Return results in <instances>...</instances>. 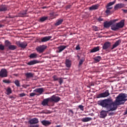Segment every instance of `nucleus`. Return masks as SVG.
Segmentation results:
<instances>
[{
  "label": "nucleus",
  "instance_id": "obj_1",
  "mask_svg": "<svg viewBox=\"0 0 127 127\" xmlns=\"http://www.w3.org/2000/svg\"><path fill=\"white\" fill-rule=\"evenodd\" d=\"M97 104L102 108H105L108 111H116L117 110V107L113 102V100L110 98L99 100L97 101Z\"/></svg>",
  "mask_w": 127,
  "mask_h": 127
},
{
  "label": "nucleus",
  "instance_id": "obj_2",
  "mask_svg": "<svg viewBox=\"0 0 127 127\" xmlns=\"http://www.w3.org/2000/svg\"><path fill=\"white\" fill-rule=\"evenodd\" d=\"M127 94L126 93L120 94L117 97L115 102H114L116 105V110L118 109L117 106L123 105V104H125V102H126V101H127Z\"/></svg>",
  "mask_w": 127,
  "mask_h": 127
},
{
  "label": "nucleus",
  "instance_id": "obj_3",
  "mask_svg": "<svg viewBox=\"0 0 127 127\" xmlns=\"http://www.w3.org/2000/svg\"><path fill=\"white\" fill-rule=\"evenodd\" d=\"M125 26V20H122L119 23H116V24H114L111 26V29L116 31L120 29V28H123Z\"/></svg>",
  "mask_w": 127,
  "mask_h": 127
},
{
  "label": "nucleus",
  "instance_id": "obj_4",
  "mask_svg": "<svg viewBox=\"0 0 127 127\" xmlns=\"http://www.w3.org/2000/svg\"><path fill=\"white\" fill-rule=\"evenodd\" d=\"M109 95L110 92H109V90H107L104 92L98 94L96 96V98L97 99H101V98H107V97H109Z\"/></svg>",
  "mask_w": 127,
  "mask_h": 127
},
{
  "label": "nucleus",
  "instance_id": "obj_5",
  "mask_svg": "<svg viewBox=\"0 0 127 127\" xmlns=\"http://www.w3.org/2000/svg\"><path fill=\"white\" fill-rule=\"evenodd\" d=\"M46 48H47V46H46L45 45H42L38 46L36 48V50L37 51V52H38V53H43V52H44Z\"/></svg>",
  "mask_w": 127,
  "mask_h": 127
},
{
  "label": "nucleus",
  "instance_id": "obj_6",
  "mask_svg": "<svg viewBox=\"0 0 127 127\" xmlns=\"http://www.w3.org/2000/svg\"><path fill=\"white\" fill-rule=\"evenodd\" d=\"M61 100V98L59 97V96H57L55 95H53L51 97H50V100L51 103L54 102V103H58L59 101Z\"/></svg>",
  "mask_w": 127,
  "mask_h": 127
},
{
  "label": "nucleus",
  "instance_id": "obj_7",
  "mask_svg": "<svg viewBox=\"0 0 127 127\" xmlns=\"http://www.w3.org/2000/svg\"><path fill=\"white\" fill-rule=\"evenodd\" d=\"M115 21H117L116 20H113L112 21H110L109 22L106 21L104 22V27L105 28H109L111 25H113V23L115 22Z\"/></svg>",
  "mask_w": 127,
  "mask_h": 127
},
{
  "label": "nucleus",
  "instance_id": "obj_8",
  "mask_svg": "<svg viewBox=\"0 0 127 127\" xmlns=\"http://www.w3.org/2000/svg\"><path fill=\"white\" fill-rule=\"evenodd\" d=\"M7 76V70L5 68L1 69L0 71V77L4 78Z\"/></svg>",
  "mask_w": 127,
  "mask_h": 127
},
{
  "label": "nucleus",
  "instance_id": "obj_9",
  "mask_svg": "<svg viewBox=\"0 0 127 127\" xmlns=\"http://www.w3.org/2000/svg\"><path fill=\"white\" fill-rule=\"evenodd\" d=\"M112 43L110 42H106L102 46V49L103 50H107L111 47Z\"/></svg>",
  "mask_w": 127,
  "mask_h": 127
},
{
  "label": "nucleus",
  "instance_id": "obj_10",
  "mask_svg": "<svg viewBox=\"0 0 127 127\" xmlns=\"http://www.w3.org/2000/svg\"><path fill=\"white\" fill-rule=\"evenodd\" d=\"M110 111H108V110L105 111V110H102L100 112V118L101 119H105L107 116H108V112Z\"/></svg>",
  "mask_w": 127,
  "mask_h": 127
},
{
  "label": "nucleus",
  "instance_id": "obj_11",
  "mask_svg": "<svg viewBox=\"0 0 127 127\" xmlns=\"http://www.w3.org/2000/svg\"><path fill=\"white\" fill-rule=\"evenodd\" d=\"M16 44L18 46V47H21V48H25L27 46V44L24 42H20L17 41L16 42Z\"/></svg>",
  "mask_w": 127,
  "mask_h": 127
},
{
  "label": "nucleus",
  "instance_id": "obj_12",
  "mask_svg": "<svg viewBox=\"0 0 127 127\" xmlns=\"http://www.w3.org/2000/svg\"><path fill=\"white\" fill-rule=\"evenodd\" d=\"M29 123L30 125H36V124L39 123V121H38V119L34 118L29 120Z\"/></svg>",
  "mask_w": 127,
  "mask_h": 127
},
{
  "label": "nucleus",
  "instance_id": "obj_13",
  "mask_svg": "<svg viewBox=\"0 0 127 127\" xmlns=\"http://www.w3.org/2000/svg\"><path fill=\"white\" fill-rule=\"evenodd\" d=\"M8 10V6L5 4L0 5V12L7 11Z\"/></svg>",
  "mask_w": 127,
  "mask_h": 127
},
{
  "label": "nucleus",
  "instance_id": "obj_14",
  "mask_svg": "<svg viewBox=\"0 0 127 127\" xmlns=\"http://www.w3.org/2000/svg\"><path fill=\"white\" fill-rule=\"evenodd\" d=\"M121 43H122L121 40H118L117 41L111 48V50H113V49H115V48L118 47V46H119Z\"/></svg>",
  "mask_w": 127,
  "mask_h": 127
},
{
  "label": "nucleus",
  "instance_id": "obj_15",
  "mask_svg": "<svg viewBox=\"0 0 127 127\" xmlns=\"http://www.w3.org/2000/svg\"><path fill=\"white\" fill-rule=\"evenodd\" d=\"M125 7V4L122 3H118L114 6V9L115 10H118L119 8H123V7Z\"/></svg>",
  "mask_w": 127,
  "mask_h": 127
},
{
  "label": "nucleus",
  "instance_id": "obj_16",
  "mask_svg": "<svg viewBox=\"0 0 127 127\" xmlns=\"http://www.w3.org/2000/svg\"><path fill=\"white\" fill-rule=\"evenodd\" d=\"M49 102H50V98L45 99L43 100V101L42 102V105L44 106H49L48 105V103H49Z\"/></svg>",
  "mask_w": 127,
  "mask_h": 127
},
{
  "label": "nucleus",
  "instance_id": "obj_17",
  "mask_svg": "<svg viewBox=\"0 0 127 127\" xmlns=\"http://www.w3.org/2000/svg\"><path fill=\"white\" fill-rule=\"evenodd\" d=\"M51 38H52V36H51L43 37L41 39V42H47V41H49Z\"/></svg>",
  "mask_w": 127,
  "mask_h": 127
},
{
  "label": "nucleus",
  "instance_id": "obj_18",
  "mask_svg": "<svg viewBox=\"0 0 127 127\" xmlns=\"http://www.w3.org/2000/svg\"><path fill=\"white\" fill-rule=\"evenodd\" d=\"M67 47H68V46L62 45L59 46V47H58V49L59 50V51H58V53H61V52H62V51H63V50H64V49H66Z\"/></svg>",
  "mask_w": 127,
  "mask_h": 127
},
{
  "label": "nucleus",
  "instance_id": "obj_19",
  "mask_svg": "<svg viewBox=\"0 0 127 127\" xmlns=\"http://www.w3.org/2000/svg\"><path fill=\"white\" fill-rule=\"evenodd\" d=\"M38 63H39V61H38V60H34L33 61H30L29 62L27 63V64L30 66L31 65H34V64H37Z\"/></svg>",
  "mask_w": 127,
  "mask_h": 127
},
{
  "label": "nucleus",
  "instance_id": "obj_20",
  "mask_svg": "<svg viewBox=\"0 0 127 127\" xmlns=\"http://www.w3.org/2000/svg\"><path fill=\"white\" fill-rule=\"evenodd\" d=\"M33 92H36V93H39L40 95H41L42 93L44 92V88H40L38 89H36L34 90H33Z\"/></svg>",
  "mask_w": 127,
  "mask_h": 127
},
{
  "label": "nucleus",
  "instance_id": "obj_21",
  "mask_svg": "<svg viewBox=\"0 0 127 127\" xmlns=\"http://www.w3.org/2000/svg\"><path fill=\"white\" fill-rule=\"evenodd\" d=\"M64 21V19H59L56 21V22L55 23V25L56 26H58V25H60L62 24V22Z\"/></svg>",
  "mask_w": 127,
  "mask_h": 127
},
{
  "label": "nucleus",
  "instance_id": "obj_22",
  "mask_svg": "<svg viewBox=\"0 0 127 127\" xmlns=\"http://www.w3.org/2000/svg\"><path fill=\"white\" fill-rule=\"evenodd\" d=\"M99 8V4L93 5L91 7H89L90 10H95L96 9H98Z\"/></svg>",
  "mask_w": 127,
  "mask_h": 127
},
{
  "label": "nucleus",
  "instance_id": "obj_23",
  "mask_svg": "<svg viewBox=\"0 0 127 127\" xmlns=\"http://www.w3.org/2000/svg\"><path fill=\"white\" fill-rule=\"evenodd\" d=\"M98 51H100V47L97 46L96 47H94V49H92L90 51L91 53H94L95 52H97Z\"/></svg>",
  "mask_w": 127,
  "mask_h": 127
},
{
  "label": "nucleus",
  "instance_id": "obj_24",
  "mask_svg": "<svg viewBox=\"0 0 127 127\" xmlns=\"http://www.w3.org/2000/svg\"><path fill=\"white\" fill-rule=\"evenodd\" d=\"M41 123L42 124V125H43V126H49V125L51 124V122L48 121H46V120H43L42 121H41Z\"/></svg>",
  "mask_w": 127,
  "mask_h": 127
},
{
  "label": "nucleus",
  "instance_id": "obj_25",
  "mask_svg": "<svg viewBox=\"0 0 127 127\" xmlns=\"http://www.w3.org/2000/svg\"><path fill=\"white\" fill-rule=\"evenodd\" d=\"M25 76L27 78L33 77L34 74L31 72H27L25 73Z\"/></svg>",
  "mask_w": 127,
  "mask_h": 127
},
{
  "label": "nucleus",
  "instance_id": "obj_26",
  "mask_svg": "<svg viewBox=\"0 0 127 127\" xmlns=\"http://www.w3.org/2000/svg\"><path fill=\"white\" fill-rule=\"evenodd\" d=\"M65 65L67 68H70L71 67V61L66 59L65 60Z\"/></svg>",
  "mask_w": 127,
  "mask_h": 127
},
{
  "label": "nucleus",
  "instance_id": "obj_27",
  "mask_svg": "<svg viewBox=\"0 0 127 127\" xmlns=\"http://www.w3.org/2000/svg\"><path fill=\"white\" fill-rule=\"evenodd\" d=\"M81 121L83 123H87V122H90V121H92V118H91L90 117H86V118H83L81 120Z\"/></svg>",
  "mask_w": 127,
  "mask_h": 127
},
{
  "label": "nucleus",
  "instance_id": "obj_28",
  "mask_svg": "<svg viewBox=\"0 0 127 127\" xmlns=\"http://www.w3.org/2000/svg\"><path fill=\"white\" fill-rule=\"evenodd\" d=\"M29 58L31 59H34L35 58H37V54L36 53L31 54L29 56Z\"/></svg>",
  "mask_w": 127,
  "mask_h": 127
},
{
  "label": "nucleus",
  "instance_id": "obj_29",
  "mask_svg": "<svg viewBox=\"0 0 127 127\" xmlns=\"http://www.w3.org/2000/svg\"><path fill=\"white\" fill-rule=\"evenodd\" d=\"M48 19V17L47 16H43L40 18L39 21L40 22H43L44 21H45V20H47Z\"/></svg>",
  "mask_w": 127,
  "mask_h": 127
},
{
  "label": "nucleus",
  "instance_id": "obj_30",
  "mask_svg": "<svg viewBox=\"0 0 127 127\" xmlns=\"http://www.w3.org/2000/svg\"><path fill=\"white\" fill-rule=\"evenodd\" d=\"M85 62V58H82L80 60L79 62L78 66L79 67H80V66H82L83 64V63Z\"/></svg>",
  "mask_w": 127,
  "mask_h": 127
},
{
  "label": "nucleus",
  "instance_id": "obj_31",
  "mask_svg": "<svg viewBox=\"0 0 127 127\" xmlns=\"http://www.w3.org/2000/svg\"><path fill=\"white\" fill-rule=\"evenodd\" d=\"M16 48H17V47L14 45H10V46H8V49L10 50H15V49H16Z\"/></svg>",
  "mask_w": 127,
  "mask_h": 127
},
{
  "label": "nucleus",
  "instance_id": "obj_32",
  "mask_svg": "<svg viewBox=\"0 0 127 127\" xmlns=\"http://www.w3.org/2000/svg\"><path fill=\"white\" fill-rule=\"evenodd\" d=\"M7 93H6V95H10L11 93H12V91L11 90V88L10 87H8L7 89L6 90Z\"/></svg>",
  "mask_w": 127,
  "mask_h": 127
},
{
  "label": "nucleus",
  "instance_id": "obj_33",
  "mask_svg": "<svg viewBox=\"0 0 127 127\" xmlns=\"http://www.w3.org/2000/svg\"><path fill=\"white\" fill-rule=\"evenodd\" d=\"M101 56H99L94 58V60L96 61V62H100V61H101Z\"/></svg>",
  "mask_w": 127,
  "mask_h": 127
},
{
  "label": "nucleus",
  "instance_id": "obj_34",
  "mask_svg": "<svg viewBox=\"0 0 127 127\" xmlns=\"http://www.w3.org/2000/svg\"><path fill=\"white\" fill-rule=\"evenodd\" d=\"M14 83L17 87H20V83L19 82L18 80H15Z\"/></svg>",
  "mask_w": 127,
  "mask_h": 127
},
{
  "label": "nucleus",
  "instance_id": "obj_35",
  "mask_svg": "<svg viewBox=\"0 0 127 127\" xmlns=\"http://www.w3.org/2000/svg\"><path fill=\"white\" fill-rule=\"evenodd\" d=\"M115 3H116V0L112 2H110L107 4V6H112V5L115 4Z\"/></svg>",
  "mask_w": 127,
  "mask_h": 127
},
{
  "label": "nucleus",
  "instance_id": "obj_36",
  "mask_svg": "<svg viewBox=\"0 0 127 127\" xmlns=\"http://www.w3.org/2000/svg\"><path fill=\"white\" fill-rule=\"evenodd\" d=\"M3 83H5V84H10V83H11L9 80H6V79H4L2 81Z\"/></svg>",
  "mask_w": 127,
  "mask_h": 127
},
{
  "label": "nucleus",
  "instance_id": "obj_37",
  "mask_svg": "<svg viewBox=\"0 0 127 127\" xmlns=\"http://www.w3.org/2000/svg\"><path fill=\"white\" fill-rule=\"evenodd\" d=\"M106 13H107V14L108 15H111V14H112V12H111V10L107 9L105 11Z\"/></svg>",
  "mask_w": 127,
  "mask_h": 127
},
{
  "label": "nucleus",
  "instance_id": "obj_38",
  "mask_svg": "<svg viewBox=\"0 0 127 127\" xmlns=\"http://www.w3.org/2000/svg\"><path fill=\"white\" fill-rule=\"evenodd\" d=\"M93 28L94 31H98V30H100V28H98V27L95 26H94L93 27Z\"/></svg>",
  "mask_w": 127,
  "mask_h": 127
},
{
  "label": "nucleus",
  "instance_id": "obj_39",
  "mask_svg": "<svg viewBox=\"0 0 127 127\" xmlns=\"http://www.w3.org/2000/svg\"><path fill=\"white\" fill-rule=\"evenodd\" d=\"M53 79L55 80V81H58V80H59V78H58V77L57 75H54L53 76Z\"/></svg>",
  "mask_w": 127,
  "mask_h": 127
},
{
  "label": "nucleus",
  "instance_id": "obj_40",
  "mask_svg": "<svg viewBox=\"0 0 127 127\" xmlns=\"http://www.w3.org/2000/svg\"><path fill=\"white\" fill-rule=\"evenodd\" d=\"M27 11H24V12H21V14H22V16H25V15H26L27 14Z\"/></svg>",
  "mask_w": 127,
  "mask_h": 127
},
{
  "label": "nucleus",
  "instance_id": "obj_41",
  "mask_svg": "<svg viewBox=\"0 0 127 127\" xmlns=\"http://www.w3.org/2000/svg\"><path fill=\"white\" fill-rule=\"evenodd\" d=\"M59 82L60 83V85H62V83H63V78H61L59 79Z\"/></svg>",
  "mask_w": 127,
  "mask_h": 127
},
{
  "label": "nucleus",
  "instance_id": "obj_42",
  "mask_svg": "<svg viewBox=\"0 0 127 127\" xmlns=\"http://www.w3.org/2000/svg\"><path fill=\"white\" fill-rule=\"evenodd\" d=\"M10 42L8 41H5V45L6 46H9L10 45Z\"/></svg>",
  "mask_w": 127,
  "mask_h": 127
},
{
  "label": "nucleus",
  "instance_id": "obj_43",
  "mask_svg": "<svg viewBox=\"0 0 127 127\" xmlns=\"http://www.w3.org/2000/svg\"><path fill=\"white\" fill-rule=\"evenodd\" d=\"M79 109H80L81 111H84V106L83 105H79Z\"/></svg>",
  "mask_w": 127,
  "mask_h": 127
},
{
  "label": "nucleus",
  "instance_id": "obj_44",
  "mask_svg": "<svg viewBox=\"0 0 127 127\" xmlns=\"http://www.w3.org/2000/svg\"><path fill=\"white\" fill-rule=\"evenodd\" d=\"M0 50H4V46L0 45Z\"/></svg>",
  "mask_w": 127,
  "mask_h": 127
},
{
  "label": "nucleus",
  "instance_id": "obj_45",
  "mask_svg": "<svg viewBox=\"0 0 127 127\" xmlns=\"http://www.w3.org/2000/svg\"><path fill=\"white\" fill-rule=\"evenodd\" d=\"M69 113H70V114H71V115H72V116H73V115H74V112H73V110H71V109H70V110H69Z\"/></svg>",
  "mask_w": 127,
  "mask_h": 127
},
{
  "label": "nucleus",
  "instance_id": "obj_46",
  "mask_svg": "<svg viewBox=\"0 0 127 127\" xmlns=\"http://www.w3.org/2000/svg\"><path fill=\"white\" fill-rule=\"evenodd\" d=\"M97 20H98V21L101 22V21H103V20H104V19H103L102 17H99V18L97 19Z\"/></svg>",
  "mask_w": 127,
  "mask_h": 127
},
{
  "label": "nucleus",
  "instance_id": "obj_47",
  "mask_svg": "<svg viewBox=\"0 0 127 127\" xmlns=\"http://www.w3.org/2000/svg\"><path fill=\"white\" fill-rule=\"evenodd\" d=\"M35 95H36V94L35 93H31L30 94V97H34V96H35Z\"/></svg>",
  "mask_w": 127,
  "mask_h": 127
},
{
  "label": "nucleus",
  "instance_id": "obj_48",
  "mask_svg": "<svg viewBox=\"0 0 127 127\" xmlns=\"http://www.w3.org/2000/svg\"><path fill=\"white\" fill-rule=\"evenodd\" d=\"M25 96V94L24 93H21L19 94V97H22Z\"/></svg>",
  "mask_w": 127,
  "mask_h": 127
},
{
  "label": "nucleus",
  "instance_id": "obj_49",
  "mask_svg": "<svg viewBox=\"0 0 127 127\" xmlns=\"http://www.w3.org/2000/svg\"><path fill=\"white\" fill-rule=\"evenodd\" d=\"M106 8H107V9H108V10H110V9H112V8H113V7L106 6Z\"/></svg>",
  "mask_w": 127,
  "mask_h": 127
},
{
  "label": "nucleus",
  "instance_id": "obj_50",
  "mask_svg": "<svg viewBox=\"0 0 127 127\" xmlns=\"http://www.w3.org/2000/svg\"><path fill=\"white\" fill-rule=\"evenodd\" d=\"M80 49H81V48H80V46H77L76 47V50H80Z\"/></svg>",
  "mask_w": 127,
  "mask_h": 127
},
{
  "label": "nucleus",
  "instance_id": "obj_51",
  "mask_svg": "<svg viewBox=\"0 0 127 127\" xmlns=\"http://www.w3.org/2000/svg\"><path fill=\"white\" fill-rule=\"evenodd\" d=\"M113 115H115V113L114 112H111L109 114L108 116H113Z\"/></svg>",
  "mask_w": 127,
  "mask_h": 127
},
{
  "label": "nucleus",
  "instance_id": "obj_52",
  "mask_svg": "<svg viewBox=\"0 0 127 127\" xmlns=\"http://www.w3.org/2000/svg\"><path fill=\"white\" fill-rule=\"evenodd\" d=\"M39 127V125H32L30 126V127Z\"/></svg>",
  "mask_w": 127,
  "mask_h": 127
},
{
  "label": "nucleus",
  "instance_id": "obj_53",
  "mask_svg": "<svg viewBox=\"0 0 127 127\" xmlns=\"http://www.w3.org/2000/svg\"><path fill=\"white\" fill-rule=\"evenodd\" d=\"M122 10H123V11H124V12H125V13H127V9H122Z\"/></svg>",
  "mask_w": 127,
  "mask_h": 127
},
{
  "label": "nucleus",
  "instance_id": "obj_54",
  "mask_svg": "<svg viewBox=\"0 0 127 127\" xmlns=\"http://www.w3.org/2000/svg\"><path fill=\"white\" fill-rule=\"evenodd\" d=\"M3 25L2 24H0V28H1V27H3Z\"/></svg>",
  "mask_w": 127,
  "mask_h": 127
},
{
  "label": "nucleus",
  "instance_id": "obj_55",
  "mask_svg": "<svg viewBox=\"0 0 127 127\" xmlns=\"http://www.w3.org/2000/svg\"><path fill=\"white\" fill-rule=\"evenodd\" d=\"M77 57L78 58V60H80V56H79V55H77Z\"/></svg>",
  "mask_w": 127,
  "mask_h": 127
},
{
  "label": "nucleus",
  "instance_id": "obj_56",
  "mask_svg": "<svg viewBox=\"0 0 127 127\" xmlns=\"http://www.w3.org/2000/svg\"><path fill=\"white\" fill-rule=\"evenodd\" d=\"M69 6H67V8H69Z\"/></svg>",
  "mask_w": 127,
  "mask_h": 127
},
{
  "label": "nucleus",
  "instance_id": "obj_57",
  "mask_svg": "<svg viewBox=\"0 0 127 127\" xmlns=\"http://www.w3.org/2000/svg\"><path fill=\"white\" fill-rule=\"evenodd\" d=\"M43 8H46V7H43Z\"/></svg>",
  "mask_w": 127,
  "mask_h": 127
},
{
  "label": "nucleus",
  "instance_id": "obj_58",
  "mask_svg": "<svg viewBox=\"0 0 127 127\" xmlns=\"http://www.w3.org/2000/svg\"><path fill=\"white\" fill-rule=\"evenodd\" d=\"M56 127H59V126H57Z\"/></svg>",
  "mask_w": 127,
  "mask_h": 127
},
{
  "label": "nucleus",
  "instance_id": "obj_59",
  "mask_svg": "<svg viewBox=\"0 0 127 127\" xmlns=\"http://www.w3.org/2000/svg\"><path fill=\"white\" fill-rule=\"evenodd\" d=\"M70 35H72V33H70Z\"/></svg>",
  "mask_w": 127,
  "mask_h": 127
},
{
  "label": "nucleus",
  "instance_id": "obj_60",
  "mask_svg": "<svg viewBox=\"0 0 127 127\" xmlns=\"http://www.w3.org/2000/svg\"><path fill=\"white\" fill-rule=\"evenodd\" d=\"M125 1H127V0H125Z\"/></svg>",
  "mask_w": 127,
  "mask_h": 127
}]
</instances>
